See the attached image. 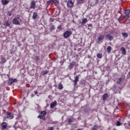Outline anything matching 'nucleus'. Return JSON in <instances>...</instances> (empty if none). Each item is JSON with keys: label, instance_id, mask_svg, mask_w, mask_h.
<instances>
[{"label": "nucleus", "instance_id": "1", "mask_svg": "<svg viewBox=\"0 0 130 130\" xmlns=\"http://www.w3.org/2000/svg\"><path fill=\"white\" fill-rule=\"evenodd\" d=\"M20 22H22V18H21L20 16H16L13 19V24L14 25H21Z\"/></svg>", "mask_w": 130, "mask_h": 130}, {"label": "nucleus", "instance_id": "2", "mask_svg": "<svg viewBox=\"0 0 130 130\" xmlns=\"http://www.w3.org/2000/svg\"><path fill=\"white\" fill-rule=\"evenodd\" d=\"M72 34H73L72 30H67L63 33V36L64 38H69L71 37Z\"/></svg>", "mask_w": 130, "mask_h": 130}, {"label": "nucleus", "instance_id": "3", "mask_svg": "<svg viewBox=\"0 0 130 130\" xmlns=\"http://www.w3.org/2000/svg\"><path fill=\"white\" fill-rule=\"evenodd\" d=\"M81 77V75L79 74L78 75H76L75 77H74V80L73 81V82L74 84V86H77V84L78 82H79V77Z\"/></svg>", "mask_w": 130, "mask_h": 130}, {"label": "nucleus", "instance_id": "4", "mask_svg": "<svg viewBox=\"0 0 130 130\" xmlns=\"http://www.w3.org/2000/svg\"><path fill=\"white\" fill-rule=\"evenodd\" d=\"M1 129L4 130L8 128V123L7 122H3L1 124Z\"/></svg>", "mask_w": 130, "mask_h": 130}, {"label": "nucleus", "instance_id": "5", "mask_svg": "<svg viewBox=\"0 0 130 130\" xmlns=\"http://www.w3.org/2000/svg\"><path fill=\"white\" fill-rule=\"evenodd\" d=\"M124 14H125V15L124 16V18L126 20H128V19H129L130 10H126L124 12Z\"/></svg>", "mask_w": 130, "mask_h": 130}, {"label": "nucleus", "instance_id": "6", "mask_svg": "<svg viewBox=\"0 0 130 130\" xmlns=\"http://www.w3.org/2000/svg\"><path fill=\"white\" fill-rule=\"evenodd\" d=\"M58 3V1L57 0H49L47 2V4L48 6H49V5H54V6H56V4Z\"/></svg>", "mask_w": 130, "mask_h": 130}, {"label": "nucleus", "instance_id": "7", "mask_svg": "<svg viewBox=\"0 0 130 130\" xmlns=\"http://www.w3.org/2000/svg\"><path fill=\"white\" fill-rule=\"evenodd\" d=\"M6 118H8V119H13V118H14V114L10 112H7Z\"/></svg>", "mask_w": 130, "mask_h": 130}, {"label": "nucleus", "instance_id": "8", "mask_svg": "<svg viewBox=\"0 0 130 130\" xmlns=\"http://www.w3.org/2000/svg\"><path fill=\"white\" fill-rule=\"evenodd\" d=\"M106 39H107V40H109V41H111L113 40V37L112 36L111 33H109L106 35Z\"/></svg>", "mask_w": 130, "mask_h": 130}, {"label": "nucleus", "instance_id": "9", "mask_svg": "<svg viewBox=\"0 0 130 130\" xmlns=\"http://www.w3.org/2000/svg\"><path fill=\"white\" fill-rule=\"evenodd\" d=\"M17 81V79H13V78H9L8 80V83L9 85H12V84H14L15 82Z\"/></svg>", "mask_w": 130, "mask_h": 130}, {"label": "nucleus", "instance_id": "10", "mask_svg": "<svg viewBox=\"0 0 130 130\" xmlns=\"http://www.w3.org/2000/svg\"><path fill=\"white\" fill-rule=\"evenodd\" d=\"M36 7V2H35V1H32L30 3V6L29 7V9H32V10H35Z\"/></svg>", "mask_w": 130, "mask_h": 130}, {"label": "nucleus", "instance_id": "11", "mask_svg": "<svg viewBox=\"0 0 130 130\" xmlns=\"http://www.w3.org/2000/svg\"><path fill=\"white\" fill-rule=\"evenodd\" d=\"M73 6H74L73 1L68 0L67 2V7H68V8H73Z\"/></svg>", "mask_w": 130, "mask_h": 130}, {"label": "nucleus", "instance_id": "12", "mask_svg": "<svg viewBox=\"0 0 130 130\" xmlns=\"http://www.w3.org/2000/svg\"><path fill=\"white\" fill-rule=\"evenodd\" d=\"M105 37L104 36V35H102V34H100V36L98 38V41H99V42H100L101 40H104Z\"/></svg>", "mask_w": 130, "mask_h": 130}, {"label": "nucleus", "instance_id": "13", "mask_svg": "<svg viewBox=\"0 0 130 130\" xmlns=\"http://www.w3.org/2000/svg\"><path fill=\"white\" fill-rule=\"evenodd\" d=\"M74 66H76V62L73 61L68 67L69 70H72L73 68H74Z\"/></svg>", "mask_w": 130, "mask_h": 130}, {"label": "nucleus", "instance_id": "14", "mask_svg": "<svg viewBox=\"0 0 130 130\" xmlns=\"http://www.w3.org/2000/svg\"><path fill=\"white\" fill-rule=\"evenodd\" d=\"M4 26H7L8 27H11V22L9 21H5L4 23Z\"/></svg>", "mask_w": 130, "mask_h": 130}, {"label": "nucleus", "instance_id": "15", "mask_svg": "<svg viewBox=\"0 0 130 130\" xmlns=\"http://www.w3.org/2000/svg\"><path fill=\"white\" fill-rule=\"evenodd\" d=\"M107 98H108V93H106L103 95V101H106V100H107Z\"/></svg>", "mask_w": 130, "mask_h": 130}, {"label": "nucleus", "instance_id": "16", "mask_svg": "<svg viewBox=\"0 0 130 130\" xmlns=\"http://www.w3.org/2000/svg\"><path fill=\"white\" fill-rule=\"evenodd\" d=\"M120 50L123 54H124V55L126 54V50H125V48H124V47H121Z\"/></svg>", "mask_w": 130, "mask_h": 130}, {"label": "nucleus", "instance_id": "17", "mask_svg": "<svg viewBox=\"0 0 130 130\" xmlns=\"http://www.w3.org/2000/svg\"><path fill=\"white\" fill-rule=\"evenodd\" d=\"M2 4L3 5V6H6V5H8L9 3V1L7 0H2Z\"/></svg>", "mask_w": 130, "mask_h": 130}, {"label": "nucleus", "instance_id": "18", "mask_svg": "<svg viewBox=\"0 0 130 130\" xmlns=\"http://www.w3.org/2000/svg\"><path fill=\"white\" fill-rule=\"evenodd\" d=\"M38 16V14L37 13V12H34L32 15V19L36 20V18H37Z\"/></svg>", "mask_w": 130, "mask_h": 130}, {"label": "nucleus", "instance_id": "19", "mask_svg": "<svg viewBox=\"0 0 130 130\" xmlns=\"http://www.w3.org/2000/svg\"><path fill=\"white\" fill-rule=\"evenodd\" d=\"M121 82H122V78L120 77L117 80L116 84H117V85H120V84H121Z\"/></svg>", "mask_w": 130, "mask_h": 130}, {"label": "nucleus", "instance_id": "20", "mask_svg": "<svg viewBox=\"0 0 130 130\" xmlns=\"http://www.w3.org/2000/svg\"><path fill=\"white\" fill-rule=\"evenodd\" d=\"M56 105V101L52 102L50 105V108H54V107H55Z\"/></svg>", "mask_w": 130, "mask_h": 130}, {"label": "nucleus", "instance_id": "21", "mask_svg": "<svg viewBox=\"0 0 130 130\" xmlns=\"http://www.w3.org/2000/svg\"><path fill=\"white\" fill-rule=\"evenodd\" d=\"M38 118H40V119H42L43 120H45V119H46L45 116H42V115H39L38 116Z\"/></svg>", "mask_w": 130, "mask_h": 130}, {"label": "nucleus", "instance_id": "22", "mask_svg": "<svg viewBox=\"0 0 130 130\" xmlns=\"http://www.w3.org/2000/svg\"><path fill=\"white\" fill-rule=\"evenodd\" d=\"M87 22H88V19L86 18H84L83 19H82L81 25H84V24H86Z\"/></svg>", "mask_w": 130, "mask_h": 130}, {"label": "nucleus", "instance_id": "23", "mask_svg": "<svg viewBox=\"0 0 130 130\" xmlns=\"http://www.w3.org/2000/svg\"><path fill=\"white\" fill-rule=\"evenodd\" d=\"M1 62L2 63H6V62H7V60L6 59L5 57H1Z\"/></svg>", "mask_w": 130, "mask_h": 130}, {"label": "nucleus", "instance_id": "24", "mask_svg": "<svg viewBox=\"0 0 130 130\" xmlns=\"http://www.w3.org/2000/svg\"><path fill=\"white\" fill-rule=\"evenodd\" d=\"M122 36L124 38H127L128 34L126 32H122Z\"/></svg>", "mask_w": 130, "mask_h": 130}, {"label": "nucleus", "instance_id": "25", "mask_svg": "<svg viewBox=\"0 0 130 130\" xmlns=\"http://www.w3.org/2000/svg\"><path fill=\"white\" fill-rule=\"evenodd\" d=\"M58 89L59 90H62L63 89V86L61 83H59L58 85Z\"/></svg>", "mask_w": 130, "mask_h": 130}, {"label": "nucleus", "instance_id": "26", "mask_svg": "<svg viewBox=\"0 0 130 130\" xmlns=\"http://www.w3.org/2000/svg\"><path fill=\"white\" fill-rule=\"evenodd\" d=\"M98 126L97 125H94L93 127L90 128V130H98Z\"/></svg>", "mask_w": 130, "mask_h": 130}, {"label": "nucleus", "instance_id": "27", "mask_svg": "<svg viewBox=\"0 0 130 130\" xmlns=\"http://www.w3.org/2000/svg\"><path fill=\"white\" fill-rule=\"evenodd\" d=\"M107 51L108 53H110V52H111V46H108L107 48Z\"/></svg>", "mask_w": 130, "mask_h": 130}, {"label": "nucleus", "instance_id": "28", "mask_svg": "<svg viewBox=\"0 0 130 130\" xmlns=\"http://www.w3.org/2000/svg\"><path fill=\"white\" fill-rule=\"evenodd\" d=\"M118 21L120 23V24H121V22H122V15L120 16L118 19Z\"/></svg>", "mask_w": 130, "mask_h": 130}, {"label": "nucleus", "instance_id": "29", "mask_svg": "<svg viewBox=\"0 0 130 130\" xmlns=\"http://www.w3.org/2000/svg\"><path fill=\"white\" fill-rule=\"evenodd\" d=\"M48 73H49V71L45 70V71L43 72L42 76H45V75H46V74H48Z\"/></svg>", "mask_w": 130, "mask_h": 130}, {"label": "nucleus", "instance_id": "30", "mask_svg": "<svg viewBox=\"0 0 130 130\" xmlns=\"http://www.w3.org/2000/svg\"><path fill=\"white\" fill-rule=\"evenodd\" d=\"M55 29V26L54 25H52L50 28H49V30L50 31H53Z\"/></svg>", "mask_w": 130, "mask_h": 130}, {"label": "nucleus", "instance_id": "31", "mask_svg": "<svg viewBox=\"0 0 130 130\" xmlns=\"http://www.w3.org/2000/svg\"><path fill=\"white\" fill-rule=\"evenodd\" d=\"M41 114L43 116H45V115H46V112L45 111H43L41 112Z\"/></svg>", "mask_w": 130, "mask_h": 130}, {"label": "nucleus", "instance_id": "32", "mask_svg": "<svg viewBox=\"0 0 130 130\" xmlns=\"http://www.w3.org/2000/svg\"><path fill=\"white\" fill-rule=\"evenodd\" d=\"M96 56L98 58H102V54L98 53Z\"/></svg>", "mask_w": 130, "mask_h": 130}, {"label": "nucleus", "instance_id": "33", "mask_svg": "<svg viewBox=\"0 0 130 130\" xmlns=\"http://www.w3.org/2000/svg\"><path fill=\"white\" fill-rule=\"evenodd\" d=\"M69 123H71V122H74V118H71L68 120Z\"/></svg>", "mask_w": 130, "mask_h": 130}, {"label": "nucleus", "instance_id": "34", "mask_svg": "<svg viewBox=\"0 0 130 130\" xmlns=\"http://www.w3.org/2000/svg\"><path fill=\"white\" fill-rule=\"evenodd\" d=\"M14 49H15L14 48H12L11 50H10L11 54H13V53H15V51H14Z\"/></svg>", "mask_w": 130, "mask_h": 130}, {"label": "nucleus", "instance_id": "35", "mask_svg": "<svg viewBox=\"0 0 130 130\" xmlns=\"http://www.w3.org/2000/svg\"><path fill=\"white\" fill-rule=\"evenodd\" d=\"M78 4H84V0H77Z\"/></svg>", "mask_w": 130, "mask_h": 130}, {"label": "nucleus", "instance_id": "36", "mask_svg": "<svg viewBox=\"0 0 130 130\" xmlns=\"http://www.w3.org/2000/svg\"><path fill=\"white\" fill-rule=\"evenodd\" d=\"M121 125V123L119 121H117L116 122V125L117 126H120V125Z\"/></svg>", "mask_w": 130, "mask_h": 130}, {"label": "nucleus", "instance_id": "37", "mask_svg": "<svg viewBox=\"0 0 130 130\" xmlns=\"http://www.w3.org/2000/svg\"><path fill=\"white\" fill-rule=\"evenodd\" d=\"M7 16H9V17H11V16H12V12L8 11L7 12Z\"/></svg>", "mask_w": 130, "mask_h": 130}, {"label": "nucleus", "instance_id": "38", "mask_svg": "<svg viewBox=\"0 0 130 130\" xmlns=\"http://www.w3.org/2000/svg\"><path fill=\"white\" fill-rule=\"evenodd\" d=\"M40 59V57L39 56H36V61H38Z\"/></svg>", "mask_w": 130, "mask_h": 130}, {"label": "nucleus", "instance_id": "39", "mask_svg": "<svg viewBox=\"0 0 130 130\" xmlns=\"http://www.w3.org/2000/svg\"><path fill=\"white\" fill-rule=\"evenodd\" d=\"M57 29H58L59 30H61V29H62V27H61V25H59L57 27Z\"/></svg>", "mask_w": 130, "mask_h": 130}, {"label": "nucleus", "instance_id": "40", "mask_svg": "<svg viewBox=\"0 0 130 130\" xmlns=\"http://www.w3.org/2000/svg\"><path fill=\"white\" fill-rule=\"evenodd\" d=\"M48 130H53V127H49Z\"/></svg>", "mask_w": 130, "mask_h": 130}, {"label": "nucleus", "instance_id": "41", "mask_svg": "<svg viewBox=\"0 0 130 130\" xmlns=\"http://www.w3.org/2000/svg\"><path fill=\"white\" fill-rule=\"evenodd\" d=\"M99 3V0H95V5H97Z\"/></svg>", "mask_w": 130, "mask_h": 130}, {"label": "nucleus", "instance_id": "42", "mask_svg": "<svg viewBox=\"0 0 130 130\" xmlns=\"http://www.w3.org/2000/svg\"><path fill=\"white\" fill-rule=\"evenodd\" d=\"M34 93H35V94H38V92H37V90H35V91H34Z\"/></svg>", "mask_w": 130, "mask_h": 130}, {"label": "nucleus", "instance_id": "43", "mask_svg": "<svg viewBox=\"0 0 130 130\" xmlns=\"http://www.w3.org/2000/svg\"><path fill=\"white\" fill-rule=\"evenodd\" d=\"M92 24H89L88 25V27H92Z\"/></svg>", "mask_w": 130, "mask_h": 130}, {"label": "nucleus", "instance_id": "44", "mask_svg": "<svg viewBox=\"0 0 130 130\" xmlns=\"http://www.w3.org/2000/svg\"><path fill=\"white\" fill-rule=\"evenodd\" d=\"M129 78H130V76H128H128H127V79H129Z\"/></svg>", "mask_w": 130, "mask_h": 130}, {"label": "nucleus", "instance_id": "45", "mask_svg": "<svg viewBox=\"0 0 130 130\" xmlns=\"http://www.w3.org/2000/svg\"><path fill=\"white\" fill-rule=\"evenodd\" d=\"M128 75L130 76V71L128 72Z\"/></svg>", "mask_w": 130, "mask_h": 130}]
</instances>
